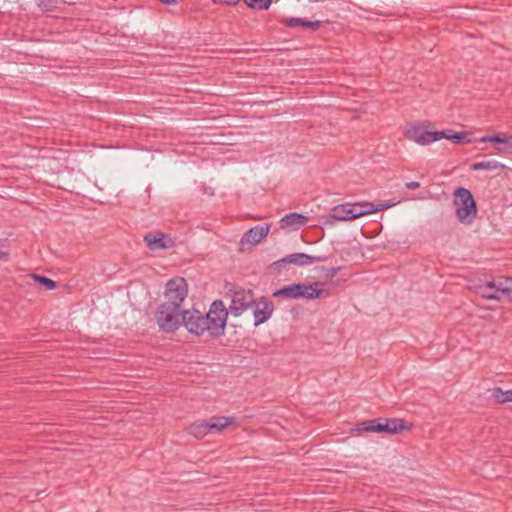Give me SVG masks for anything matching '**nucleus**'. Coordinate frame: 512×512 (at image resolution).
<instances>
[{
    "mask_svg": "<svg viewBox=\"0 0 512 512\" xmlns=\"http://www.w3.org/2000/svg\"><path fill=\"white\" fill-rule=\"evenodd\" d=\"M354 430L373 432V433L380 434V417L371 419V420L362 421V422L356 424Z\"/></svg>",
    "mask_w": 512,
    "mask_h": 512,
    "instance_id": "4be33fe9",
    "label": "nucleus"
},
{
    "mask_svg": "<svg viewBox=\"0 0 512 512\" xmlns=\"http://www.w3.org/2000/svg\"><path fill=\"white\" fill-rule=\"evenodd\" d=\"M311 3L323 2L324 0H309Z\"/></svg>",
    "mask_w": 512,
    "mask_h": 512,
    "instance_id": "e433bc0d",
    "label": "nucleus"
},
{
    "mask_svg": "<svg viewBox=\"0 0 512 512\" xmlns=\"http://www.w3.org/2000/svg\"><path fill=\"white\" fill-rule=\"evenodd\" d=\"M241 0H212L215 4L225 5V6H235Z\"/></svg>",
    "mask_w": 512,
    "mask_h": 512,
    "instance_id": "c756f323",
    "label": "nucleus"
},
{
    "mask_svg": "<svg viewBox=\"0 0 512 512\" xmlns=\"http://www.w3.org/2000/svg\"><path fill=\"white\" fill-rule=\"evenodd\" d=\"M144 242L152 251L164 250L175 246V240L169 234L162 232L146 234L144 236Z\"/></svg>",
    "mask_w": 512,
    "mask_h": 512,
    "instance_id": "f8f14e48",
    "label": "nucleus"
},
{
    "mask_svg": "<svg viewBox=\"0 0 512 512\" xmlns=\"http://www.w3.org/2000/svg\"><path fill=\"white\" fill-rule=\"evenodd\" d=\"M206 433H216L223 431L226 427L234 423V417L212 416L209 419L202 420Z\"/></svg>",
    "mask_w": 512,
    "mask_h": 512,
    "instance_id": "f3484780",
    "label": "nucleus"
},
{
    "mask_svg": "<svg viewBox=\"0 0 512 512\" xmlns=\"http://www.w3.org/2000/svg\"><path fill=\"white\" fill-rule=\"evenodd\" d=\"M439 136H436V141L441 139H447L453 142L454 144L464 145L470 144L473 142V133L470 131H454L452 129H446L442 131H437Z\"/></svg>",
    "mask_w": 512,
    "mask_h": 512,
    "instance_id": "dca6fc26",
    "label": "nucleus"
},
{
    "mask_svg": "<svg viewBox=\"0 0 512 512\" xmlns=\"http://www.w3.org/2000/svg\"><path fill=\"white\" fill-rule=\"evenodd\" d=\"M325 223H327V224H334L333 220H326Z\"/></svg>",
    "mask_w": 512,
    "mask_h": 512,
    "instance_id": "4c0bfd02",
    "label": "nucleus"
},
{
    "mask_svg": "<svg viewBox=\"0 0 512 512\" xmlns=\"http://www.w3.org/2000/svg\"><path fill=\"white\" fill-rule=\"evenodd\" d=\"M318 269H320L321 271L324 272L323 277L325 279H332L334 276L337 275V273L339 271L342 270V267L341 266H339V267H332V268L319 267Z\"/></svg>",
    "mask_w": 512,
    "mask_h": 512,
    "instance_id": "c85d7f7f",
    "label": "nucleus"
},
{
    "mask_svg": "<svg viewBox=\"0 0 512 512\" xmlns=\"http://www.w3.org/2000/svg\"><path fill=\"white\" fill-rule=\"evenodd\" d=\"M232 300L229 308H227L228 314L230 313L234 317L240 316L246 309L253 307L256 304V298H254L253 290L240 288L232 291Z\"/></svg>",
    "mask_w": 512,
    "mask_h": 512,
    "instance_id": "6e6552de",
    "label": "nucleus"
},
{
    "mask_svg": "<svg viewBox=\"0 0 512 512\" xmlns=\"http://www.w3.org/2000/svg\"><path fill=\"white\" fill-rule=\"evenodd\" d=\"M247 7L254 10H267L272 0H242Z\"/></svg>",
    "mask_w": 512,
    "mask_h": 512,
    "instance_id": "bb28decb",
    "label": "nucleus"
},
{
    "mask_svg": "<svg viewBox=\"0 0 512 512\" xmlns=\"http://www.w3.org/2000/svg\"><path fill=\"white\" fill-rule=\"evenodd\" d=\"M495 401L499 404L512 402V389L511 390H503L500 387H495L492 393Z\"/></svg>",
    "mask_w": 512,
    "mask_h": 512,
    "instance_id": "b1692460",
    "label": "nucleus"
},
{
    "mask_svg": "<svg viewBox=\"0 0 512 512\" xmlns=\"http://www.w3.org/2000/svg\"><path fill=\"white\" fill-rule=\"evenodd\" d=\"M253 308L255 327L266 323L270 319L275 310L274 303L265 296L257 298L256 304H253Z\"/></svg>",
    "mask_w": 512,
    "mask_h": 512,
    "instance_id": "9b49d317",
    "label": "nucleus"
},
{
    "mask_svg": "<svg viewBox=\"0 0 512 512\" xmlns=\"http://www.w3.org/2000/svg\"><path fill=\"white\" fill-rule=\"evenodd\" d=\"M30 277L34 280L36 284H38L40 287L44 288V290L49 291L53 290L57 287V282L54 281L51 278H48L44 275L31 273Z\"/></svg>",
    "mask_w": 512,
    "mask_h": 512,
    "instance_id": "5701e85b",
    "label": "nucleus"
},
{
    "mask_svg": "<svg viewBox=\"0 0 512 512\" xmlns=\"http://www.w3.org/2000/svg\"><path fill=\"white\" fill-rule=\"evenodd\" d=\"M405 187L408 189V190H415V189H418L420 187V183L419 182H416V181H411V182H407L405 184Z\"/></svg>",
    "mask_w": 512,
    "mask_h": 512,
    "instance_id": "2f4dec72",
    "label": "nucleus"
},
{
    "mask_svg": "<svg viewBox=\"0 0 512 512\" xmlns=\"http://www.w3.org/2000/svg\"><path fill=\"white\" fill-rule=\"evenodd\" d=\"M349 211V203L340 204L330 210L329 216L333 220L349 221Z\"/></svg>",
    "mask_w": 512,
    "mask_h": 512,
    "instance_id": "412c9836",
    "label": "nucleus"
},
{
    "mask_svg": "<svg viewBox=\"0 0 512 512\" xmlns=\"http://www.w3.org/2000/svg\"><path fill=\"white\" fill-rule=\"evenodd\" d=\"M312 258L314 259L313 263H315V262H324V261L328 260V256H325V255L312 256Z\"/></svg>",
    "mask_w": 512,
    "mask_h": 512,
    "instance_id": "473e14b6",
    "label": "nucleus"
},
{
    "mask_svg": "<svg viewBox=\"0 0 512 512\" xmlns=\"http://www.w3.org/2000/svg\"><path fill=\"white\" fill-rule=\"evenodd\" d=\"M484 291H486V292H488V293H495V291H494V290H486V289H485V285H484V286H480V287H479V292H480V294H481L482 292H484Z\"/></svg>",
    "mask_w": 512,
    "mask_h": 512,
    "instance_id": "c9c22d12",
    "label": "nucleus"
},
{
    "mask_svg": "<svg viewBox=\"0 0 512 512\" xmlns=\"http://www.w3.org/2000/svg\"><path fill=\"white\" fill-rule=\"evenodd\" d=\"M324 282H314L311 284L305 283H292L290 285L283 286L272 293L275 298L284 299H307L316 300L322 296H328L329 292L318 287L324 286Z\"/></svg>",
    "mask_w": 512,
    "mask_h": 512,
    "instance_id": "f257e3e1",
    "label": "nucleus"
},
{
    "mask_svg": "<svg viewBox=\"0 0 512 512\" xmlns=\"http://www.w3.org/2000/svg\"><path fill=\"white\" fill-rule=\"evenodd\" d=\"M182 325L190 333L201 336L206 332L208 326H204L203 314L197 309H187L181 311Z\"/></svg>",
    "mask_w": 512,
    "mask_h": 512,
    "instance_id": "1a4fd4ad",
    "label": "nucleus"
},
{
    "mask_svg": "<svg viewBox=\"0 0 512 512\" xmlns=\"http://www.w3.org/2000/svg\"><path fill=\"white\" fill-rule=\"evenodd\" d=\"M313 260L314 259L309 254L302 252L293 253L273 262L271 268L277 273H280L282 271V268L287 264H293L296 266H306L313 264Z\"/></svg>",
    "mask_w": 512,
    "mask_h": 512,
    "instance_id": "ddd939ff",
    "label": "nucleus"
},
{
    "mask_svg": "<svg viewBox=\"0 0 512 512\" xmlns=\"http://www.w3.org/2000/svg\"><path fill=\"white\" fill-rule=\"evenodd\" d=\"M270 225L250 228L241 239V243L258 244L269 233Z\"/></svg>",
    "mask_w": 512,
    "mask_h": 512,
    "instance_id": "a211bd4d",
    "label": "nucleus"
},
{
    "mask_svg": "<svg viewBox=\"0 0 512 512\" xmlns=\"http://www.w3.org/2000/svg\"><path fill=\"white\" fill-rule=\"evenodd\" d=\"M394 203H373V202H359V203H349V221L355 220L359 217L384 211L390 207H392Z\"/></svg>",
    "mask_w": 512,
    "mask_h": 512,
    "instance_id": "9d476101",
    "label": "nucleus"
},
{
    "mask_svg": "<svg viewBox=\"0 0 512 512\" xmlns=\"http://www.w3.org/2000/svg\"><path fill=\"white\" fill-rule=\"evenodd\" d=\"M37 6L43 12L54 11L57 8L59 0H34Z\"/></svg>",
    "mask_w": 512,
    "mask_h": 512,
    "instance_id": "cd10ccee",
    "label": "nucleus"
},
{
    "mask_svg": "<svg viewBox=\"0 0 512 512\" xmlns=\"http://www.w3.org/2000/svg\"><path fill=\"white\" fill-rule=\"evenodd\" d=\"M204 326L206 332L212 339L219 338L224 335L227 324L228 311L223 301L215 300L210 305L209 311L204 315Z\"/></svg>",
    "mask_w": 512,
    "mask_h": 512,
    "instance_id": "7ed1b4c3",
    "label": "nucleus"
},
{
    "mask_svg": "<svg viewBox=\"0 0 512 512\" xmlns=\"http://www.w3.org/2000/svg\"><path fill=\"white\" fill-rule=\"evenodd\" d=\"M486 290H494L495 293L486 291L481 296L490 300H507L512 302V277H499L492 279L485 284Z\"/></svg>",
    "mask_w": 512,
    "mask_h": 512,
    "instance_id": "423d86ee",
    "label": "nucleus"
},
{
    "mask_svg": "<svg viewBox=\"0 0 512 512\" xmlns=\"http://www.w3.org/2000/svg\"><path fill=\"white\" fill-rule=\"evenodd\" d=\"M479 142H490L498 152L512 154V135H507L502 132L493 135H485L480 138Z\"/></svg>",
    "mask_w": 512,
    "mask_h": 512,
    "instance_id": "2eb2a0df",
    "label": "nucleus"
},
{
    "mask_svg": "<svg viewBox=\"0 0 512 512\" xmlns=\"http://www.w3.org/2000/svg\"><path fill=\"white\" fill-rule=\"evenodd\" d=\"M506 166L499 161L495 159H489V160H483L479 162H474L470 164L469 169L472 171H479V170H487V171H493V170H504Z\"/></svg>",
    "mask_w": 512,
    "mask_h": 512,
    "instance_id": "aec40b11",
    "label": "nucleus"
},
{
    "mask_svg": "<svg viewBox=\"0 0 512 512\" xmlns=\"http://www.w3.org/2000/svg\"><path fill=\"white\" fill-rule=\"evenodd\" d=\"M281 24H283L286 27H301L303 29H308V20L304 18H298V17H290V18H283L280 21Z\"/></svg>",
    "mask_w": 512,
    "mask_h": 512,
    "instance_id": "a878e982",
    "label": "nucleus"
},
{
    "mask_svg": "<svg viewBox=\"0 0 512 512\" xmlns=\"http://www.w3.org/2000/svg\"><path fill=\"white\" fill-rule=\"evenodd\" d=\"M454 205L456 206V217L462 224H471L477 217V203L472 192L464 187L454 190Z\"/></svg>",
    "mask_w": 512,
    "mask_h": 512,
    "instance_id": "f03ea898",
    "label": "nucleus"
},
{
    "mask_svg": "<svg viewBox=\"0 0 512 512\" xmlns=\"http://www.w3.org/2000/svg\"><path fill=\"white\" fill-rule=\"evenodd\" d=\"M9 258H10V254L8 252L0 250V260L8 261Z\"/></svg>",
    "mask_w": 512,
    "mask_h": 512,
    "instance_id": "72a5a7b5",
    "label": "nucleus"
},
{
    "mask_svg": "<svg viewBox=\"0 0 512 512\" xmlns=\"http://www.w3.org/2000/svg\"><path fill=\"white\" fill-rule=\"evenodd\" d=\"M432 126L430 121H424L422 123L408 124L405 129V137L411 141H414L420 145H428L432 142H436L437 131H430L428 128Z\"/></svg>",
    "mask_w": 512,
    "mask_h": 512,
    "instance_id": "0eeeda50",
    "label": "nucleus"
},
{
    "mask_svg": "<svg viewBox=\"0 0 512 512\" xmlns=\"http://www.w3.org/2000/svg\"><path fill=\"white\" fill-rule=\"evenodd\" d=\"M165 297L167 305H172L173 309L181 308L188 295V284L183 277H174L170 279L165 286Z\"/></svg>",
    "mask_w": 512,
    "mask_h": 512,
    "instance_id": "39448f33",
    "label": "nucleus"
},
{
    "mask_svg": "<svg viewBox=\"0 0 512 512\" xmlns=\"http://www.w3.org/2000/svg\"><path fill=\"white\" fill-rule=\"evenodd\" d=\"M180 308L173 309L172 305L162 303L158 306L155 318L161 331L175 332L182 325Z\"/></svg>",
    "mask_w": 512,
    "mask_h": 512,
    "instance_id": "20e7f679",
    "label": "nucleus"
},
{
    "mask_svg": "<svg viewBox=\"0 0 512 512\" xmlns=\"http://www.w3.org/2000/svg\"><path fill=\"white\" fill-rule=\"evenodd\" d=\"M188 431L197 439H202L207 435L204 422L202 420H197L191 423L188 427Z\"/></svg>",
    "mask_w": 512,
    "mask_h": 512,
    "instance_id": "393cba45",
    "label": "nucleus"
},
{
    "mask_svg": "<svg viewBox=\"0 0 512 512\" xmlns=\"http://www.w3.org/2000/svg\"><path fill=\"white\" fill-rule=\"evenodd\" d=\"M161 3L166 5L176 4L178 0H159Z\"/></svg>",
    "mask_w": 512,
    "mask_h": 512,
    "instance_id": "f704fd0d",
    "label": "nucleus"
},
{
    "mask_svg": "<svg viewBox=\"0 0 512 512\" xmlns=\"http://www.w3.org/2000/svg\"><path fill=\"white\" fill-rule=\"evenodd\" d=\"M321 26H322V23L319 20H315V21L308 20V29H311L312 31L318 30Z\"/></svg>",
    "mask_w": 512,
    "mask_h": 512,
    "instance_id": "7c9ffc66",
    "label": "nucleus"
},
{
    "mask_svg": "<svg viewBox=\"0 0 512 512\" xmlns=\"http://www.w3.org/2000/svg\"><path fill=\"white\" fill-rule=\"evenodd\" d=\"M309 221V218L301 213L290 212L286 214L280 220V227L282 229L287 227H293L294 229H299L300 227L305 226Z\"/></svg>",
    "mask_w": 512,
    "mask_h": 512,
    "instance_id": "6ab92c4d",
    "label": "nucleus"
},
{
    "mask_svg": "<svg viewBox=\"0 0 512 512\" xmlns=\"http://www.w3.org/2000/svg\"><path fill=\"white\" fill-rule=\"evenodd\" d=\"M412 423H408L401 418H384L380 417V434H400L403 431H410Z\"/></svg>",
    "mask_w": 512,
    "mask_h": 512,
    "instance_id": "4468645a",
    "label": "nucleus"
}]
</instances>
